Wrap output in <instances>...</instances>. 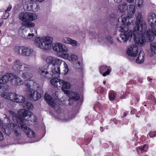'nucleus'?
Here are the masks:
<instances>
[{
    "label": "nucleus",
    "mask_w": 156,
    "mask_h": 156,
    "mask_svg": "<svg viewBox=\"0 0 156 156\" xmlns=\"http://www.w3.org/2000/svg\"><path fill=\"white\" fill-rule=\"evenodd\" d=\"M23 106L24 108L28 109H32L34 107L33 104L31 102L28 101L24 102L23 104Z\"/></svg>",
    "instance_id": "393cba45"
},
{
    "label": "nucleus",
    "mask_w": 156,
    "mask_h": 156,
    "mask_svg": "<svg viewBox=\"0 0 156 156\" xmlns=\"http://www.w3.org/2000/svg\"><path fill=\"white\" fill-rule=\"evenodd\" d=\"M100 73L104 76L108 75L111 72L110 68L106 66H101L99 68Z\"/></svg>",
    "instance_id": "6ab92c4d"
},
{
    "label": "nucleus",
    "mask_w": 156,
    "mask_h": 156,
    "mask_svg": "<svg viewBox=\"0 0 156 156\" xmlns=\"http://www.w3.org/2000/svg\"><path fill=\"white\" fill-rule=\"evenodd\" d=\"M23 81L15 74H13V77L11 80V83L14 86H20L23 83Z\"/></svg>",
    "instance_id": "f3484780"
},
{
    "label": "nucleus",
    "mask_w": 156,
    "mask_h": 156,
    "mask_svg": "<svg viewBox=\"0 0 156 156\" xmlns=\"http://www.w3.org/2000/svg\"><path fill=\"white\" fill-rule=\"evenodd\" d=\"M136 3L139 7L141 8L143 5V0H136Z\"/></svg>",
    "instance_id": "f704fd0d"
},
{
    "label": "nucleus",
    "mask_w": 156,
    "mask_h": 156,
    "mask_svg": "<svg viewBox=\"0 0 156 156\" xmlns=\"http://www.w3.org/2000/svg\"><path fill=\"white\" fill-rule=\"evenodd\" d=\"M148 148L147 144H145L142 147H138L137 148V151L138 154L140 151L141 153L144 152V151H146Z\"/></svg>",
    "instance_id": "bb28decb"
},
{
    "label": "nucleus",
    "mask_w": 156,
    "mask_h": 156,
    "mask_svg": "<svg viewBox=\"0 0 156 156\" xmlns=\"http://www.w3.org/2000/svg\"><path fill=\"white\" fill-rule=\"evenodd\" d=\"M21 25L22 27H32L34 26L35 24L32 22H27L26 23H22Z\"/></svg>",
    "instance_id": "7c9ffc66"
},
{
    "label": "nucleus",
    "mask_w": 156,
    "mask_h": 156,
    "mask_svg": "<svg viewBox=\"0 0 156 156\" xmlns=\"http://www.w3.org/2000/svg\"><path fill=\"white\" fill-rule=\"evenodd\" d=\"M11 96L12 98V101L16 103H22L24 102L25 100V98L24 97L22 96L17 94L16 93H12Z\"/></svg>",
    "instance_id": "a211bd4d"
},
{
    "label": "nucleus",
    "mask_w": 156,
    "mask_h": 156,
    "mask_svg": "<svg viewBox=\"0 0 156 156\" xmlns=\"http://www.w3.org/2000/svg\"><path fill=\"white\" fill-rule=\"evenodd\" d=\"M120 95H121L120 97V98L123 99L125 98V97L126 96L127 94L126 93H124V92L122 91L120 93Z\"/></svg>",
    "instance_id": "79ce46f5"
},
{
    "label": "nucleus",
    "mask_w": 156,
    "mask_h": 156,
    "mask_svg": "<svg viewBox=\"0 0 156 156\" xmlns=\"http://www.w3.org/2000/svg\"><path fill=\"white\" fill-rule=\"evenodd\" d=\"M122 25L117 27V30L122 32V34H120V37L122 41L126 42L129 39V37L131 38L133 37L134 42L138 45L142 46L145 41V38L143 34H139L137 33V31L130 30L128 33L127 32L129 30V26L126 23H122Z\"/></svg>",
    "instance_id": "f03ea898"
},
{
    "label": "nucleus",
    "mask_w": 156,
    "mask_h": 156,
    "mask_svg": "<svg viewBox=\"0 0 156 156\" xmlns=\"http://www.w3.org/2000/svg\"><path fill=\"white\" fill-rule=\"evenodd\" d=\"M12 8V6L11 5H9V7H8L7 10L5 11L6 12L9 11L11 10Z\"/></svg>",
    "instance_id": "de8ad7c7"
},
{
    "label": "nucleus",
    "mask_w": 156,
    "mask_h": 156,
    "mask_svg": "<svg viewBox=\"0 0 156 156\" xmlns=\"http://www.w3.org/2000/svg\"><path fill=\"white\" fill-rule=\"evenodd\" d=\"M27 121L23 120L22 119H19L18 122L15 124L13 123H10L9 124L6 123V125H5L4 129L5 133L9 135L11 133V129H13L15 134L17 136H19L20 133L21 129L26 133L27 136L32 138L35 137V135L34 132L30 128L28 127L27 126H28Z\"/></svg>",
    "instance_id": "f257e3e1"
},
{
    "label": "nucleus",
    "mask_w": 156,
    "mask_h": 156,
    "mask_svg": "<svg viewBox=\"0 0 156 156\" xmlns=\"http://www.w3.org/2000/svg\"><path fill=\"white\" fill-rule=\"evenodd\" d=\"M151 50L153 53L156 54V43H152L150 44Z\"/></svg>",
    "instance_id": "2f4dec72"
},
{
    "label": "nucleus",
    "mask_w": 156,
    "mask_h": 156,
    "mask_svg": "<svg viewBox=\"0 0 156 156\" xmlns=\"http://www.w3.org/2000/svg\"><path fill=\"white\" fill-rule=\"evenodd\" d=\"M19 17L23 22L26 23L28 21H33L36 20L37 18V16L35 13L25 12L20 13Z\"/></svg>",
    "instance_id": "f8f14e48"
},
{
    "label": "nucleus",
    "mask_w": 156,
    "mask_h": 156,
    "mask_svg": "<svg viewBox=\"0 0 156 156\" xmlns=\"http://www.w3.org/2000/svg\"><path fill=\"white\" fill-rule=\"evenodd\" d=\"M69 60L71 62H75L74 64L75 65L77 69L81 68L80 63L78 61L77 57L76 55L74 54H72L69 57Z\"/></svg>",
    "instance_id": "412c9836"
},
{
    "label": "nucleus",
    "mask_w": 156,
    "mask_h": 156,
    "mask_svg": "<svg viewBox=\"0 0 156 156\" xmlns=\"http://www.w3.org/2000/svg\"><path fill=\"white\" fill-rule=\"evenodd\" d=\"M24 9L27 11H32L34 12H36L39 9V7L37 4L35 3L30 4L28 5H25L24 6Z\"/></svg>",
    "instance_id": "aec40b11"
},
{
    "label": "nucleus",
    "mask_w": 156,
    "mask_h": 156,
    "mask_svg": "<svg viewBox=\"0 0 156 156\" xmlns=\"http://www.w3.org/2000/svg\"><path fill=\"white\" fill-rule=\"evenodd\" d=\"M106 37L108 41L110 43H112L114 42L113 40L111 37L107 36Z\"/></svg>",
    "instance_id": "4c0bfd02"
},
{
    "label": "nucleus",
    "mask_w": 156,
    "mask_h": 156,
    "mask_svg": "<svg viewBox=\"0 0 156 156\" xmlns=\"http://www.w3.org/2000/svg\"><path fill=\"white\" fill-rule=\"evenodd\" d=\"M34 34L33 33L30 34L29 33L28 34V35L27 37V38L28 39H31L32 38L33 36H34Z\"/></svg>",
    "instance_id": "a18cd8bd"
},
{
    "label": "nucleus",
    "mask_w": 156,
    "mask_h": 156,
    "mask_svg": "<svg viewBox=\"0 0 156 156\" xmlns=\"http://www.w3.org/2000/svg\"><path fill=\"white\" fill-rule=\"evenodd\" d=\"M136 116L137 117H140V115L139 114H136Z\"/></svg>",
    "instance_id": "052dcab7"
},
{
    "label": "nucleus",
    "mask_w": 156,
    "mask_h": 156,
    "mask_svg": "<svg viewBox=\"0 0 156 156\" xmlns=\"http://www.w3.org/2000/svg\"><path fill=\"white\" fill-rule=\"evenodd\" d=\"M53 38L49 36L37 37L35 44L38 48L44 50H49L51 47Z\"/></svg>",
    "instance_id": "6e6552de"
},
{
    "label": "nucleus",
    "mask_w": 156,
    "mask_h": 156,
    "mask_svg": "<svg viewBox=\"0 0 156 156\" xmlns=\"http://www.w3.org/2000/svg\"><path fill=\"white\" fill-rule=\"evenodd\" d=\"M147 79H148V80L149 81H150V80H152V79H151V78H149V77H148L147 78Z\"/></svg>",
    "instance_id": "680f3d73"
},
{
    "label": "nucleus",
    "mask_w": 156,
    "mask_h": 156,
    "mask_svg": "<svg viewBox=\"0 0 156 156\" xmlns=\"http://www.w3.org/2000/svg\"><path fill=\"white\" fill-rule=\"evenodd\" d=\"M147 99L151 100L153 102H155V104H154V105L156 104V99L151 94L148 96Z\"/></svg>",
    "instance_id": "c9c22d12"
},
{
    "label": "nucleus",
    "mask_w": 156,
    "mask_h": 156,
    "mask_svg": "<svg viewBox=\"0 0 156 156\" xmlns=\"http://www.w3.org/2000/svg\"><path fill=\"white\" fill-rule=\"evenodd\" d=\"M144 53L143 52L140 51L138 57L136 60V63L141 64L144 62Z\"/></svg>",
    "instance_id": "b1692460"
},
{
    "label": "nucleus",
    "mask_w": 156,
    "mask_h": 156,
    "mask_svg": "<svg viewBox=\"0 0 156 156\" xmlns=\"http://www.w3.org/2000/svg\"><path fill=\"white\" fill-rule=\"evenodd\" d=\"M33 52V50L26 47H23L22 49V55L24 56H28L31 55Z\"/></svg>",
    "instance_id": "5701e85b"
},
{
    "label": "nucleus",
    "mask_w": 156,
    "mask_h": 156,
    "mask_svg": "<svg viewBox=\"0 0 156 156\" xmlns=\"http://www.w3.org/2000/svg\"><path fill=\"white\" fill-rule=\"evenodd\" d=\"M100 129L101 132H103L105 129V128L103 127H101Z\"/></svg>",
    "instance_id": "5fc2aeb1"
},
{
    "label": "nucleus",
    "mask_w": 156,
    "mask_h": 156,
    "mask_svg": "<svg viewBox=\"0 0 156 156\" xmlns=\"http://www.w3.org/2000/svg\"><path fill=\"white\" fill-rule=\"evenodd\" d=\"M135 112V109H134V110H131V114H134V113Z\"/></svg>",
    "instance_id": "6e6d98bb"
},
{
    "label": "nucleus",
    "mask_w": 156,
    "mask_h": 156,
    "mask_svg": "<svg viewBox=\"0 0 156 156\" xmlns=\"http://www.w3.org/2000/svg\"><path fill=\"white\" fill-rule=\"evenodd\" d=\"M37 1L39 2H41L44 1V0H36Z\"/></svg>",
    "instance_id": "bf43d9fd"
},
{
    "label": "nucleus",
    "mask_w": 156,
    "mask_h": 156,
    "mask_svg": "<svg viewBox=\"0 0 156 156\" xmlns=\"http://www.w3.org/2000/svg\"><path fill=\"white\" fill-rule=\"evenodd\" d=\"M2 23H0V26H2Z\"/></svg>",
    "instance_id": "774afa93"
},
{
    "label": "nucleus",
    "mask_w": 156,
    "mask_h": 156,
    "mask_svg": "<svg viewBox=\"0 0 156 156\" xmlns=\"http://www.w3.org/2000/svg\"><path fill=\"white\" fill-rule=\"evenodd\" d=\"M117 94L113 91H110L109 93L108 97L110 100L111 101H113L115 99L116 96Z\"/></svg>",
    "instance_id": "c756f323"
},
{
    "label": "nucleus",
    "mask_w": 156,
    "mask_h": 156,
    "mask_svg": "<svg viewBox=\"0 0 156 156\" xmlns=\"http://www.w3.org/2000/svg\"><path fill=\"white\" fill-rule=\"evenodd\" d=\"M69 44H71L73 46H76L78 44V42L75 40H73L71 39V40L69 41Z\"/></svg>",
    "instance_id": "72a5a7b5"
},
{
    "label": "nucleus",
    "mask_w": 156,
    "mask_h": 156,
    "mask_svg": "<svg viewBox=\"0 0 156 156\" xmlns=\"http://www.w3.org/2000/svg\"><path fill=\"white\" fill-rule=\"evenodd\" d=\"M13 77V74L12 73H6L5 75L0 76V83L5 84L8 81L11 83Z\"/></svg>",
    "instance_id": "2eb2a0df"
},
{
    "label": "nucleus",
    "mask_w": 156,
    "mask_h": 156,
    "mask_svg": "<svg viewBox=\"0 0 156 156\" xmlns=\"http://www.w3.org/2000/svg\"><path fill=\"white\" fill-rule=\"evenodd\" d=\"M70 40H71V38L68 37H66L64 38L62 41L64 43L69 44Z\"/></svg>",
    "instance_id": "e433bc0d"
},
{
    "label": "nucleus",
    "mask_w": 156,
    "mask_h": 156,
    "mask_svg": "<svg viewBox=\"0 0 156 156\" xmlns=\"http://www.w3.org/2000/svg\"><path fill=\"white\" fill-rule=\"evenodd\" d=\"M64 67L65 68V71L67 73L69 70L67 64L64 62H63Z\"/></svg>",
    "instance_id": "c03bdc74"
},
{
    "label": "nucleus",
    "mask_w": 156,
    "mask_h": 156,
    "mask_svg": "<svg viewBox=\"0 0 156 156\" xmlns=\"http://www.w3.org/2000/svg\"><path fill=\"white\" fill-rule=\"evenodd\" d=\"M127 3L126 2H124L122 4H120L118 6L119 10L121 12H124L127 9Z\"/></svg>",
    "instance_id": "a878e982"
},
{
    "label": "nucleus",
    "mask_w": 156,
    "mask_h": 156,
    "mask_svg": "<svg viewBox=\"0 0 156 156\" xmlns=\"http://www.w3.org/2000/svg\"><path fill=\"white\" fill-rule=\"evenodd\" d=\"M9 16V12L5 11V13L3 16L2 18L3 19H7Z\"/></svg>",
    "instance_id": "a19ab883"
},
{
    "label": "nucleus",
    "mask_w": 156,
    "mask_h": 156,
    "mask_svg": "<svg viewBox=\"0 0 156 156\" xmlns=\"http://www.w3.org/2000/svg\"><path fill=\"white\" fill-rule=\"evenodd\" d=\"M136 100H137L138 101H139V99H138V98H136Z\"/></svg>",
    "instance_id": "338daca9"
},
{
    "label": "nucleus",
    "mask_w": 156,
    "mask_h": 156,
    "mask_svg": "<svg viewBox=\"0 0 156 156\" xmlns=\"http://www.w3.org/2000/svg\"><path fill=\"white\" fill-rule=\"evenodd\" d=\"M23 46H16L14 48V50L15 52L17 54L21 55L22 54V49Z\"/></svg>",
    "instance_id": "c85d7f7f"
},
{
    "label": "nucleus",
    "mask_w": 156,
    "mask_h": 156,
    "mask_svg": "<svg viewBox=\"0 0 156 156\" xmlns=\"http://www.w3.org/2000/svg\"><path fill=\"white\" fill-rule=\"evenodd\" d=\"M1 92H2V94H1V96L2 97L7 99L10 100L11 101L12 100V96L11 95L12 93L10 94L9 93L7 92L3 93L2 92V91Z\"/></svg>",
    "instance_id": "cd10ccee"
},
{
    "label": "nucleus",
    "mask_w": 156,
    "mask_h": 156,
    "mask_svg": "<svg viewBox=\"0 0 156 156\" xmlns=\"http://www.w3.org/2000/svg\"><path fill=\"white\" fill-rule=\"evenodd\" d=\"M4 139L3 135L1 131H0V141H2Z\"/></svg>",
    "instance_id": "49530a36"
},
{
    "label": "nucleus",
    "mask_w": 156,
    "mask_h": 156,
    "mask_svg": "<svg viewBox=\"0 0 156 156\" xmlns=\"http://www.w3.org/2000/svg\"><path fill=\"white\" fill-rule=\"evenodd\" d=\"M60 65L57 64L55 65H53L50 73L48 72L47 68L44 67L39 68V73L42 76L48 78H50L51 77H58L60 74Z\"/></svg>",
    "instance_id": "1a4fd4ad"
},
{
    "label": "nucleus",
    "mask_w": 156,
    "mask_h": 156,
    "mask_svg": "<svg viewBox=\"0 0 156 156\" xmlns=\"http://www.w3.org/2000/svg\"><path fill=\"white\" fill-rule=\"evenodd\" d=\"M148 22L152 27V29H149L147 30L146 37L149 42L153 41L154 36L156 37V15L153 13L150 12L148 14Z\"/></svg>",
    "instance_id": "0eeeda50"
},
{
    "label": "nucleus",
    "mask_w": 156,
    "mask_h": 156,
    "mask_svg": "<svg viewBox=\"0 0 156 156\" xmlns=\"http://www.w3.org/2000/svg\"><path fill=\"white\" fill-rule=\"evenodd\" d=\"M94 109L96 112H98L99 111L101 110V104L100 103H98L95 104L93 107Z\"/></svg>",
    "instance_id": "473e14b6"
},
{
    "label": "nucleus",
    "mask_w": 156,
    "mask_h": 156,
    "mask_svg": "<svg viewBox=\"0 0 156 156\" xmlns=\"http://www.w3.org/2000/svg\"><path fill=\"white\" fill-rule=\"evenodd\" d=\"M30 30H32V32H33V30H34V31L36 33H37V30L35 29H34L33 28H30Z\"/></svg>",
    "instance_id": "4d7b16f0"
},
{
    "label": "nucleus",
    "mask_w": 156,
    "mask_h": 156,
    "mask_svg": "<svg viewBox=\"0 0 156 156\" xmlns=\"http://www.w3.org/2000/svg\"><path fill=\"white\" fill-rule=\"evenodd\" d=\"M129 3H132L134 2V0H126Z\"/></svg>",
    "instance_id": "603ef678"
},
{
    "label": "nucleus",
    "mask_w": 156,
    "mask_h": 156,
    "mask_svg": "<svg viewBox=\"0 0 156 156\" xmlns=\"http://www.w3.org/2000/svg\"><path fill=\"white\" fill-rule=\"evenodd\" d=\"M114 1L115 2H116L118 3H119L121 2H122V0H114Z\"/></svg>",
    "instance_id": "8fccbe9b"
},
{
    "label": "nucleus",
    "mask_w": 156,
    "mask_h": 156,
    "mask_svg": "<svg viewBox=\"0 0 156 156\" xmlns=\"http://www.w3.org/2000/svg\"><path fill=\"white\" fill-rule=\"evenodd\" d=\"M6 119L7 120V121H9V119H8V118H6Z\"/></svg>",
    "instance_id": "69168bd1"
},
{
    "label": "nucleus",
    "mask_w": 156,
    "mask_h": 156,
    "mask_svg": "<svg viewBox=\"0 0 156 156\" xmlns=\"http://www.w3.org/2000/svg\"><path fill=\"white\" fill-rule=\"evenodd\" d=\"M18 114L20 115L23 117L24 119L17 118L16 119V122H18V120L22 119L23 121L24 120L27 121V122H27L28 126H29V121L34 122H37V119L36 116L29 111L24 109H20L18 111Z\"/></svg>",
    "instance_id": "9d476101"
},
{
    "label": "nucleus",
    "mask_w": 156,
    "mask_h": 156,
    "mask_svg": "<svg viewBox=\"0 0 156 156\" xmlns=\"http://www.w3.org/2000/svg\"><path fill=\"white\" fill-rule=\"evenodd\" d=\"M46 62L48 64H51L53 65L57 64H61L62 61L59 59L52 56L48 57L46 60Z\"/></svg>",
    "instance_id": "dca6fc26"
},
{
    "label": "nucleus",
    "mask_w": 156,
    "mask_h": 156,
    "mask_svg": "<svg viewBox=\"0 0 156 156\" xmlns=\"http://www.w3.org/2000/svg\"><path fill=\"white\" fill-rule=\"evenodd\" d=\"M138 51V48L136 44L131 45H129L127 51V54L132 57H135L136 56Z\"/></svg>",
    "instance_id": "4468645a"
},
{
    "label": "nucleus",
    "mask_w": 156,
    "mask_h": 156,
    "mask_svg": "<svg viewBox=\"0 0 156 156\" xmlns=\"http://www.w3.org/2000/svg\"><path fill=\"white\" fill-rule=\"evenodd\" d=\"M12 70L17 72H24L22 74L21 77L24 79H28L32 77V74L29 72L31 69L29 65L23 63L20 59H16L14 62L12 67Z\"/></svg>",
    "instance_id": "39448f33"
},
{
    "label": "nucleus",
    "mask_w": 156,
    "mask_h": 156,
    "mask_svg": "<svg viewBox=\"0 0 156 156\" xmlns=\"http://www.w3.org/2000/svg\"><path fill=\"white\" fill-rule=\"evenodd\" d=\"M106 81H105V80H104V81H103V84H105V83H106Z\"/></svg>",
    "instance_id": "e2e57ef3"
},
{
    "label": "nucleus",
    "mask_w": 156,
    "mask_h": 156,
    "mask_svg": "<svg viewBox=\"0 0 156 156\" xmlns=\"http://www.w3.org/2000/svg\"><path fill=\"white\" fill-rule=\"evenodd\" d=\"M117 40H118V41H120V40H119V38H117Z\"/></svg>",
    "instance_id": "0e129e2a"
},
{
    "label": "nucleus",
    "mask_w": 156,
    "mask_h": 156,
    "mask_svg": "<svg viewBox=\"0 0 156 156\" xmlns=\"http://www.w3.org/2000/svg\"><path fill=\"white\" fill-rule=\"evenodd\" d=\"M50 82L51 84L55 87L61 88L63 92L68 95L69 98L76 101L79 99L80 96L78 94L65 89H69L71 85L68 82L58 78L52 79L51 80Z\"/></svg>",
    "instance_id": "7ed1b4c3"
},
{
    "label": "nucleus",
    "mask_w": 156,
    "mask_h": 156,
    "mask_svg": "<svg viewBox=\"0 0 156 156\" xmlns=\"http://www.w3.org/2000/svg\"><path fill=\"white\" fill-rule=\"evenodd\" d=\"M149 135L150 137L153 138L154 137L156 136V131H151L149 133Z\"/></svg>",
    "instance_id": "58836bf2"
},
{
    "label": "nucleus",
    "mask_w": 156,
    "mask_h": 156,
    "mask_svg": "<svg viewBox=\"0 0 156 156\" xmlns=\"http://www.w3.org/2000/svg\"><path fill=\"white\" fill-rule=\"evenodd\" d=\"M53 50L57 52L62 53L67 52L68 49L66 46L61 43H56L53 44L52 45Z\"/></svg>",
    "instance_id": "ddd939ff"
},
{
    "label": "nucleus",
    "mask_w": 156,
    "mask_h": 156,
    "mask_svg": "<svg viewBox=\"0 0 156 156\" xmlns=\"http://www.w3.org/2000/svg\"><path fill=\"white\" fill-rule=\"evenodd\" d=\"M62 53V57L63 58L65 59H69V60L70 57L69 56V55L68 54L66 53Z\"/></svg>",
    "instance_id": "ea45409f"
},
{
    "label": "nucleus",
    "mask_w": 156,
    "mask_h": 156,
    "mask_svg": "<svg viewBox=\"0 0 156 156\" xmlns=\"http://www.w3.org/2000/svg\"><path fill=\"white\" fill-rule=\"evenodd\" d=\"M127 16H126L124 15H122L118 19L119 22L129 23V20H131L132 17H133L136 12L135 6L132 4H130L128 7H127Z\"/></svg>",
    "instance_id": "9b49d317"
},
{
    "label": "nucleus",
    "mask_w": 156,
    "mask_h": 156,
    "mask_svg": "<svg viewBox=\"0 0 156 156\" xmlns=\"http://www.w3.org/2000/svg\"><path fill=\"white\" fill-rule=\"evenodd\" d=\"M44 98L48 104L53 108H55V103L53 99L51 96L47 94H45L44 96Z\"/></svg>",
    "instance_id": "4be33fe9"
},
{
    "label": "nucleus",
    "mask_w": 156,
    "mask_h": 156,
    "mask_svg": "<svg viewBox=\"0 0 156 156\" xmlns=\"http://www.w3.org/2000/svg\"><path fill=\"white\" fill-rule=\"evenodd\" d=\"M98 37V40L100 42L101 41L103 40V39H104V35L101 34H99Z\"/></svg>",
    "instance_id": "37998d69"
},
{
    "label": "nucleus",
    "mask_w": 156,
    "mask_h": 156,
    "mask_svg": "<svg viewBox=\"0 0 156 156\" xmlns=\"http://www.w3.org/2000/svg\"><path fill=\"white\" fill-rule=\"evenodd\" d=\"M136 22L133 20V18L132 17L131 20H129V23H126L128 25H133L136 24L133 27L134 30L137 31L139 34L144 35L147 28L146 23L142 20V14L141 12H137L136 14Z\"/></svg>",
    "instance_id": "423d86ee"
},
{
    "label": "nucleus",
    "mask_w": 156,
    "mask_h": 156,
    "mask_svg": "<svg viewBox=\"0 0 156 156\" xmlns=\"http://www.w3.org/2000/svg\"><path fill=\"white\" fill-rule=\"evenodd\" d=\"M24 83L27 88L28 97L31 101H35L41 98V94L38 93L41 89L38 84L32 80H25Z\"/></svg>",
    "instance_id": "20e7f679"
},
{
    "label": "nucleus",
    "mask_w": 156,
    "mask_h": 156,
    "mask_svg": "<svg viewBox=\"0 0 156 156\" xmlns=\"http://www.w3.org/2000/svg\"><path fill=\"white\" fill-rule=\"evenodd\" d=\"M3 89V87L0 85V92H2V90Z\"/></svg>",
    "instance_id": "864d4df0"
},
{
    "label": "nucleus",
    "mask_w": 156,
    "mask_h": 156,
    "mask_svg": "<svg viewBox=\"0 0 156 156\" xmlns=\"http://www.w3.org/2000/svg\"><path fill=\"white\" fill-rule=\"evenodd\" d=\"M126 115V112L124 113L122 117H125Z\"/></svg>",
    "instance_id": "13d9d810"
},
{
    "label": "nucleus",
    "mask_w": 156,
    "mask_h": 156,
    "mask_svg": "<svg viewBox=\"0 0 156 156\" xmlns=\"http://www.w3.org/2000/svg\"><path fill=\"white\" fill-rule=\"evenodd\" d=\"M3 107V104L2 103L1 101H0V109L2 108Z\"/></svg>",
    "instance_id": "3c124183"
},
{
    "label": "nucleus",
    "mask_w": 156,
    "mask_h": 156,
    "mask_svg": "<svg viewBox=\"0 0 156 156\" xmlns=\"http://www.w3.org/2000/svg\"><path fill=\"white\" fill-rule=\"evenodd\" d=\"M104 91V89L103 87H101L100 88V92L101 93H102Z\"/></svg>",
    "instance_id": "09e8293b"
}]
</instances>
